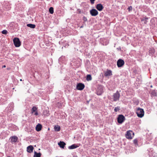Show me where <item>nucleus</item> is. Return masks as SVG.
Masks as SVG:
<instances>
[{
  "mask_svg": "<svg viewBox=\"0 0 157 157\" xmlns=\"http://www.w3.org/2000/svg\"><path fill=\"white\" fill-rule=\"evenodd\" d=\"M113 101H117L119 100L120 97V94L118 91L114 93L113 95Z\"/></svg>",
  "mask_w": 157,
  "mask_h": 157,
  "instance_id": "obj_6",
  "label": "nucleus"
},
{
  "mask_svg": "<svg viewBox=\"0 0 157 157\" xmlns=\"http://www.w3.org/2000/svg\"><path fill=\"white\" fill-rule=\"evenodd\" d=\"M120 110V107H116L114 109V111L115 112H117V111H119Z\"/></svg>",
  "mask_w": 157,
  "mask_h": 157,
  "instance_id": "obj_24",
  "label": "nucleus"
},
{
  "mask_svg": "<svg viewBox=\"0 0 157 157\" xmlns=\"http://www.w3.org/2000/svg\"><path fill=\"white\" fill-rule=\"evenodd\" d=\"M37 108L36 107L34 106L33 107L31 110V113H33L34 112L35 113H34V115L37 116L38 115V113L37 111Z\"/></svg>",
  "mask_w": 157,
  "mask_h": 157,
  "instance_id": "obj_11",
  "label": "nucleus"
},
{
  "mask_svg": "<svg viewBox=\"0 0 157 157\" xmlns=\"http://www.w3.org/2000/svg\"><path fill=\"white\" fill-rule=\"evenodd\" d=\"M49 13L51 14H52L54 13V9L52 7H51L49 8Z\"/></svg>",
  "mask_w": 157,
  "mask_h": 157,
  "instance_id": "obj_22",
  "label": "nucleus"
},
{
  "mask_svg": "<svg viewBox=\"0 0 157 157\" xmlns=\"http://www.w3.org/2000/svg\"><path fill=\"white\" fill-rule=\"evenodd\" d=\"M136 113L138 117L141 118L144 116V111L143 109L138 108L136 110Z\"/></svg>",
  "mask_w": 157,
  "mask_h": 157,
  "instance_id": "obj_2",
  "label": "nucleus"
},
{
  "mask_svg": "<svg viewBox=\"0 0 157 157\" xmlns=\"http://www.w3.org/2000/svg\"><path fill=\"white\" fill-rule=\"evenodd\" d=\"M104 87L101 85H98L96 89V93L98 95H100L102 94L103 92Z\"/></svg>",
  "mask_w": 157,
  "mask_h": 157,
  "instance_id": "obj_1",
  "label": "nucleus"
},
{
  "mask_svg": "<svg viewBox=\"0 0 157 157\" xmlns=\"http://www.w3.org/2000/svg\"><path fill=\"white\" fill-rule=\"evenodd\" d=\"M54 129L56 131H59L60 130V127L58 125H56L54 127Z\"/></svg>",
  "mask_w": 157,
  "mask_h": 157,
  "instance_id": "obj_21",
  "label": "nucleus"
},
{
  "mask_svg": "<svg viewBox=\"0 0 157 157\" xmlns=\"http://www.w3.org/2000/svg\"><path fill=\"white\" fill-rule=\"evenodd\" d=\"M124 61L122 59H120L118 60L117 65L118 67H122L124 64Z\"/></svg>",
  "mask_w": 157,
  "mask_h": 157,
  "instance_id": "obj_8",
  "label": "nucleus"
},
{
  "mask_svg": "<svg viewBox=\"0 0 157 157\" xmlns=\"http://www.w3.org/2000/svg\"><path fill=\"white\" fill-rule=\"evenodd\" d=\"M42 128V125L41 124H38L36 126V131L39 132L40 131Z\"/></svg>",
  "mask_w": 157,
  "mask_h": 157,
  "instance_id": "obj_17",
  "label": "nucleus"
},
{
  "mask_svg": "<svg viewBox=\"0 0 157 157\" xmlns=\"http://www.w3.org/2000/svg\"><path fill=\"white\" fill-rule=\"evenodd\" d=\"M6 67V66L5 65H4L2 67Z\"/></svg>",
  "mask_w": 157,
  "mask_h": 157,
  "instance_id": "obj_34",
  "label": "nucleus"
},
{
  "mask_svg": "<svg viewBox=\"0 0 157 157\" xmlns=\"http://www.w3.org/2000/svg\"><path fill=\"white\" fill-rule=\"evenodd\" d=\"M134 133L132 131H128L126 134V137L127 139H131L134 136Z\"/></svg>",
  "mask_w": 157,
  "mask_h": 157,
  "instance_id": "obj_4",
  "label": "nucleus"
},
{
  "mask_svg": "<svg viewBox=\"0 0 157 157\" xmlns=\"http://www.w3.org/2000/svg\"><path fill=\"white\" fill-rule=\"evenodd\" d=\"M90 14L93 16H95L98 14V11L94 9H93L90 11Z\"/></svg>",
  "mask_w": 157,
  "mask_h": 157,
  "instance_id": "obj_7",
  "label": "nucleus"
},
{
  "mask_svg": "<svg viewBox=\"0 0 157 157\" xmlns=\"http://www.w3.org/2000/svg\"><path fill=\"white\" fill-rule=\"evenodd\" d=\"M151 94L153 96H157V95L156 93H155V91H152L151 93Z\"/></svg>",
  "mask_w": 157,
  "mask_h": 157,
  "instance_id": "obj_25",
  "label": "nucleus"
},
{
  "mask_svg": "<svg viewBox=\"0 0 157 157\" xmlns=\"http://www.w3.org/2000/svg\"><path fill=\"white\" fill-rule=\"evenodd\" d=\"M144 24H146L147 23V21H146V20H144Z\"/></svg>",
  "mask_w": 157,
  "mask_h": 157,
  "instance_id": "obj_31",
  "label": "nucleus"
},
{
  "mask_svg": "<svg viewBox=\"0 0 157 157\" xmlns=\"http://www.w3.org/2000/svg\"><path fill=\"white\" fill-rule=\"evenodd\" d=\"M40 156L41 153L40 152L37 153L36 151H35L33 157H40Z\"/></svg>",
  "mask_w": 157,
  "mask_h": 157,
  "instance_id": "obj_19",
  "label": "nucleus"
},
{
  "mask_svg": "<svg viewBox=\"0 0 157 157\" xmlns=\"http://www.w3.org/2000/svg\"><path fill=\"white\" fill-rule=\"evenodd\" d=\"M83 20L84 21V22H86L87 21V18L84 16L83 17Z\"/></svg>",
  "mask_w": 157,
  "mask_h": 157,
  "instance_id": "obj_27",
  "label": "nucleus"
},
{
  "mask_svg": "<svg viewBox=\"0 0 157 157\" xmlns=\"http://www.w3.org/2000/svg\"><path fill=\"white\" fill-rule=\"evenodd\" d=\"M95 0H90L91 3L92 4H93L94 3V1Z\"/></svg>",
  "mask_w": 157,
  "mask_h": 157,
  "instance_id": "obj_29",
  "label": "nucleus"
},
{
  "mask_svg": "<svg viewBox=\"0 0 157 157\" xmlns=\"http://www.w3.org/2000/svg\"><path fill=\"white\" fill-rule=\"evenodd\" d=\"M118 49L119 50V49H121V48L120 47H119V48H118Z\"/></svg>",
  "mask_w": 157,
  "mask_h": 157,
  "instance_id": "obj_35",
  "label": "nucleus"
},
{
  "mask_svg": "<svg viewBox=\"0 0 157 157\" xmlns=\"http://www.w3.org/2000/svg\"><path fill=\"white\" fill-rule=\"evenodd\" d=\"M78 147H79V146L78 145L75 144H74L72 145H71L70 146H69L68 147V148L69 149H73L76 148Z\"/></svg>",
  "mask_w": 157,
  "mask_h": 157,
  "instance_id": "obj_15",
  "label": "nucleus"
},
{
  "mask_svg": "<svg viewBox=\"0 0 157 157\" xmlns=\"http://www.w3.org/2000/svg\"><path fill=\"white\" fill-rule=\"evenodd\" d=\"M112 75V71L110 70H107L104 72V75L105 77L110 76Z\"/></svg>",
  "mask_w": 157,
  "mask_h": 157,
  "instance_id": "obj_13",
  "label": "nucleus"
},
{
  "mask_svg": "<svg viewBox=\"0 0 157 157\" xmlns=\"http://www.w3.org/2000/svg\"><path fill=\"white\" fill-rule=\"evenodd\" d=\"M148 19V17H146L144 19H143L142 20V21H144V20H146V21Z\"/></svg>",
  "mask_w": 157,
  "mask_h": 157,
  "instance_id": "obj_30",
  "label": "nucleus"
},
{
  "mask_svg": "<svg viewBox=\"0 0 157 157\" xmlns=\"http://www.w3.org/2000/svg\"><path fill=\"white\" fill-rule=\"evenodd\" d=\"M125 118L123 115H119L117 118V122L119 124H122L125 120Z\"/></svg>",
  "mask_w": 157,
  "mask_h": 157,
  "instance_id": "obj_3",
  "label": "nucleus"
},
{
  "mask_svg": "<svg viewBox=\"0 0 157 157\" xmlns=\"http://www.w3.org/2000/svg\"><path fill=\"white\" fill-rule=\"evenodd\" d=\"M133 143L135 144V145H138V140L137 139H135L133 140Z\"/></svg>",
  "mask_w": 157,
  "mask_h": 157,
  "instance_id": "obj_23",
  "label": "nucleus"
},
{
  "mask_svg": "<svg viewBox=\"0 0 157 157\" xmlns=\"http://www.w3.org/2000/svg\"><path fill=\"white\" fill-rule=\"evenodd\" d=\"M85 87V85L83 84L79 83L76 86V89L79 90H82Z\"/></svg>",
  "mask_w": 157,
  "mask_h": 157,
  "instance_id": "obj_9",
  "label": "nucleus"
},
{
  "mask_svg": "<svg viewBox=\"0 0 157 157\" xmlns=\"http://www.w3.org/2000/svg\"><path fill=\"white\" fill-rule=\"evenodd\" d=\"M10 139L11 140V142L12 143H15L17 142L18 138L15 136L11 137Z\"/></svg>",
  "mask_w": 157,
  "mask_h": 157,
  "instance_id": "obj_10",
  "label": "nucleus"
},
{
  "mask_svg": "<svg viewBox=\"0 0 157 157\" xmlns=\"http://www.w3.org/2000/svg\"><path fill=\"white\" fill-rule=\"evenodd\" d=\"M27 26L31 28L34 29L36 27V25L35 24H27Z\"/></svg>",
  "mask_w": 157,
  "mask_h": 157,
  "instance_id": "obj_18",
  "label": "nucleus"
},
{
  "mask_svg": "<svg viewBox=\"0 0 157 157\" xmlns=\"http://www.w3.org/2000/svg\"><path fill=\"white\" fill-rule=\"evenodd\" d=\"M13 43L16 47H19L21 45V42L18 38H15L13 39Z\"/></svg>",
  "mask_w": 157,
  "mask_h": 157,
  "instance_id": "obj_5",
  "label": "nucleus"
},
{
  "mask_svg": "<svg viewBox=\"0 0 157 157\" xmlns=\"http://www.w3.org/2000/svg\"><path fill=\"white\" fill-rule=\"evenodd\" d=\"M96 8L99 11H101L103 9L104 7L100 3L97 4Z\"/></svg>",
  "mask_w": 157,
  "mask_h": 157,
  "instance_id": "obj_12",
  "label": "nucleus"
},
{
  "mask_svg": "<svg viewBox=\"0 0 157 157\" xmlns=\"http://www.w3.org/2000/svg\"><path fill=\"white\" fill-rule=\"evenodd\" d=\"M92 77L90 75H87L86 76V80L87 81H90L92 80Z\"/></svg>",
  "mask_w": 157,
  "mask_h": 157,
  "instance_id": "obj_20",
  "label": "nucleus"
},
{
  "mask_svg": "<svg viewBox=\"0 0 157 157\" xmlns=\"http://www.w3.org/2000/svg\"><path fill=\"white\" fill-rule=\"evenodd\" d=\"M83 27V25H82L81 27H80V28H82Z\"/></svg>",
  "mask_w": 157,
  "mask_h": 157,
  "instance_id": "obj_32",
  "label": "nucleus"
},
{
  "mask_svg": "<svg viewBox=\"0 0 157 157\" xmlns=\"http://www.w3.org/2000/svg\"><path fill=\"white\" fill-rule=\"evenodd\" d=\"M73 157H78L77 156H74Z\"/></svg>",
  "mask_w": 157,
  "mask_h": 157,
  "instance_id": "obj_36",
  "label": "nucleus"
},
{
  "mask_svg": "<svg viewBox=\"0 0 157 157\" xmlns=\"http://www.w3.org/2000/svg\"><path fill=\"white\" fill-rule=\"evenodd\" d=\"M27 151L29 153L32 152L33 150V147L32 145H30L27 147Z\"/></svg>",
  "mask_w": 157,
  "mask_h": 157,
  "instance_id": "obj_16",
  "label": "nucleus"
},
{
  "mask_svg": "<svg viewBox=\"0 0 157 157\" xmlns=\"http://www.w3.org/2000/svg\"><path fill=\"white\" fill-rule=\"evenodd\" d=\"M132 6H130L129 7H128V11H130L132 10Z\"/></svg>",
  "mask_w": 157,
  "mask_h": 157,
  "instance_id": "obj_28",
  "label": "nucleus"
},
{
  "mask_svg": "<svg viewBox=\"0 0 157 157\" xmlns=\"http://www.w3.org/2000/svg\"><path fill=\"white\" fill-rule=\"evenodd\" d=\"M151 87H152V86H151Z\"/></svg>",
  "mask_w": 157,
  "mask_h": 157,
  "instance_id": "obj_38",
  "label": "nucleus"
},
{
  "mask_svg": "<svg viewBox=\"0 0 157 157\" xmlns=\"http://www.w3.org/2000/svg\"><path fill=\"white\" fill-rule=\"evenodd\" d=\"M62 59V57L59 58V61H60V59Z\"/></svg>",
  "mask_w": 157,
  "mask_h": 157,
  "instance_id": "obj_33",
  "label": "nucleus"
},
{
  "mask_svg": "<svg viewBox=\"0 0 157 157\" xmlns=\"http://www.w3.org/2000/svg\"><path fill=\"white\" fill-rule=\"evenodd\" d=\"M7 33V31L6 30H4L2 31V33L3 34H6Z\"/></svg>",
  "mask_w": 157,
  "mask_h": 157,
  "instance_id": "obj_26",
  "label": "nucleus"
},
{
  "mask_svg": "<svg viewBox=\"0 0 157 157\" xmlns=\"http://www.w3.org/2000/svg\"><path fill=\"white\" fill-rule=\"evenodd\" d=\"M20 80L21 81H22V79H20Z\"/></svg>",
  "mask_w": 157,
  "mask_h": 157,
  "instance_id": "obj_37",
  "label": "nucleus"
},
{
  "mask_svg": "<svg viewBox=\"0 0 157 157\" xmlns=\"http://www.w3.org/2000/svg\"><path fill=\"white\" fill-rule=\"evenodd\" d=\"M66 144L63 141H60L58 143V145L61 148H64Z\"/></svg>",
  "mask_w": 157,
  "mask_h": 157,
  "instance_id": "obj_14",
  "label": "nucleus"
}]
</instances>
